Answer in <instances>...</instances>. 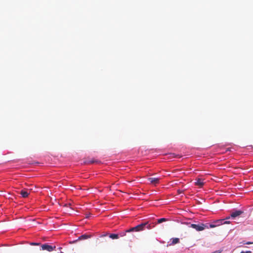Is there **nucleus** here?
Listing matches in <instances>:
<instances>
[{
    "mask_svg": "<svg viewBox=\"0 0 253 253\" xmlns=\"http://www.w3.org/2000/svg\"><path fill=\"white\" fill-rule=\"evenodd\" d=\"M156 224L154 223L150 222L149 221H146L141 224L137 225V226L132 227L129 229L126 230V232H130L132 231L140 232L145 230L151 229L155 226Z\"/></svg>",
    "mask_w": 253,
    "mask_h": 253,
    "instance_id": "f257e3e1",
    "label": "nucleus"
},
{
    "mask_svg": "<svg viewBox=\"0 0 253 253\" xmlns=\"http://www.w3.org/2000/svg\"><path fill=\"white\" fill-rule=\"evenodd\" d=\"M190 227L196 229L198 231H203L206 228H209V226L207 224H205L202 223L198 224H191Z\"/></svg>",
    "mask_w": 253,
    "mask_h": 253,
    "instance_id": "f03ea898",
    "label": "nucleus"
},
{
    "mask_svg": "<svg viewBox=\"0 0 253 253\" xmlns=\"http://www.w3.org/2000/svg\"><path fill=\"white\" fill-rule=\"evenodd\" d=\"M42 250H46L49 252L53 251L56 248L55 246H52L47 244H44L41 246Z\"/></svg>",
    "mask_w": 253,
    "mask_h": 253,
    "instance_id": "7ed1b4c3",
    "label": "nucleus"
},
{
    "mask_svg": "<svg viewBox=\"0 0 253 253\" xmlns=\"http://www.w3.org/2000/svg\"><path fill=\"white\" fill-rule=\"evenodd\" d=\"M161 179L159 177H149L148 178V180L150 182V184L156 185L160 182Z\"/></svg>",
    "mask_w": 253,
    "mask_h": 253,
    "instance_id": "20e7f679",
    "label": "nucleus"
},
{
    "mask_svg": "<svg viewBox=\"0 0 253 253\" xmlns=\"http://www.w3.org/2000/svg\"><path fill=\"white\" fill-rule=\"evenodd\" d=\"M243 212V211H236L234 212H232L231 213L230 215L232 217L235 218V217L241 215Z\"/></svg>",
    "mask_w": 253,
    "mask_h": 253,
    "instance_id": "39448f33",
    "label": "nucleus"
},
{
    "mask_svg": "<svg viewBox=\"0 0 253 253\" xmlns=\"http://www.w3.org/2000/svg\"><path fill=\"white\" fill-rule=\"evenodd\" d=\"M196 181L195 182V185L199 186L200 187H202L204 185V179L201 178H198L196 180Z\"/></svg>",
    "mask_w": 253,
    "mask_h": 253,
    "instance_id": "423d86ee",
    "label": "nucleus"
},
{
    "mask_svg": "<svg viewBox=\"0 0 253 253\" xmlns=\"http://www.w3.org/2000/svg\"><path fill=\"white\" fill-rule=\"evenodd\" d=\"M215 223H217V225L223 224H229L230 221H224V219L217 220L214 221Z\"/></svg>",
    "mask_w": 253,
    "mask_h": 253,
    "instance_id": "0eeeda50",
    "label": "nucleus"
},
{
    "mask_svg": "<svg viewBox=\"0 0 253 253\" xmlns=\"http://www.w3.org/2000/svg\"><path fill=\"white\" fill-rule=\"evenodd\" d=\"M171 243L169 244V246L174 245L179 243V239L178 238H173L171 239Z\"/></svg>",
    "mask_w": 253,
    "mask_h": 253,
    "instance_id": "6e6552de",
    "label": "nucleus"
},
{
    "mask_svg": "<svg viewBox=\"0 0 253 253\" xmlns=\"http://www.w3.org/2000/svg\"><path fill=\"white\" fill-rule=\"evenodd\" d=\"M20 193L23 198L27 197L29 194V193L27 191L23 190L21 191Z\"/></svg>",
    "mask_w": 253,
    "mask_h": 253,
    "instance_id": "1a4fd4ad",
    "label": "nucleus"
},
{
    "mask_svg": "<svg viewBox=\"0 0 253 253\" xmlns=\"http://www.w3.org/2000/svg\"><path fill=\"white\" fill-rule=\"evenodd\" d=\"M109 237L112 239H117L119 238V234H111L109 235Z\"/></svg>",
    "mask_w": 253,
    "mask_h": 253,
    "instance_id": "9d476101",
    "label": "nucleus"
},
{
    "mask_svg": "<svg viewBox=\"0 0 253 253\" xmlns=\"http://www.w3.org/2000/svg\"><path fill=\"white\" fill-rule=\"evenodd\" d=\"M90 237V236L86 235V234H84V235H83L81 236L79 238V240H84V239H86L87 238H89Z\"/></svg>",
    "mask_w": 253,
    "mask_h": 253,
    "instance_id": "9b49d317",
    "label": "nucleus"
},
{
    "mask_svg": "<svg viewBox=\"0 0 253 253\" xmlns=\"http://www.w3.org/2000/svg\"><path fill=\"white\" fill-rule=\"evenodd\" d=\"M98 161H97V160H92L90 161L84 162V163L87 164H93L94 163H98Z\"/></svg>",
    "mask_w": 253,
    "mask_h": 253,
    "instance_id": "f8f14e48",
    "label": "nucleus"
},
{
    "mask_svg": "<svg viewBox=\"0 0 253 253\" xmlns=\"http://www.w3.org/2000/svg\"><path fill=\"white\" fill-rule=\"evenodd\" d=\"M167 220V219L166 218H160V219H159L158 220V222L157 223H161L162 222H164V221H166Z\"/></svg>",
    "mask_w": 253,
    "mask_h": 253,
    "instance_id": "ddd939ff",
    "label": "nucleus"
},
{
    "mask_svg": "<svg viewBox=\"0 0 253 253\" xmlns=\"http://www.w3.org/2000/svg\"><path fill=\"white\" fill-rule=\"evenodd\" d=\"M217 225V223H216V224H210L209 226V228H214V227H215Z\"/></svg>",
    "mask_w": 253,
    "mask_h": 253,
    "instance_id": "4468645a",
    "label": "nucleus"
},
{
    "mask_svg": "<svg viewBox=\"0 0 253 253\" xmlns=\"http://www.w3.org/2000/svg\"><path fill=\"white\" fill-rule=\"evenodd\" d=\"M127 232H126V230L125 231V232H121L120 234V235L121 237H123V236H125L126 235V233H127Z\"/></svg>",
    "mask_w": 253,
    "mask_h": 253,
    "instance_id": "2eb2a0df",
    "label": "nucleus"
},
{
    "mask_svg": "<svg viewBox=\"0 0 253 253\" xmlns=\"http://www.w3.org/2000/svg\"><path fill=\"white\" fill-rule=\"evenodd\" d=\"M30 245H33V246H39L40 245V243L33 242V243H31Z\"/></svg>",
    "mask_w": 253,
    "mask_h": 253,
    "instance_id": "dca6fc26",
    "label": "nucleus"
},
{
    "mask_svg": "<svg viewBox=\"0 0 253 253\" xmlns=\"http://www.w3.org/2000/svg\"><path fill=\"white\" fill-rule=\"evenodd\" d=\"M240 253H252L251 251H242Z\"/></svg>",
    "mask_w": 253,
    "mask_h": 253,
    "instance_id": "f3484780",
    "label": "nucleus"
},
{
    "mask_svg": "<svg viewBox=\"0 0 253 253\" xmlns=\"http://www.w3.org/2000/svg\"><path fill=\"white\" fill-rule=\"evenodd\" d=\"M253 244V242H248L244 243V244H246V245H250V244Z\"/></svg>",
    "mask_w": 253,
    "mask_h": 253,
    "instance_id": "a211bd4d",
    "label": "nucleus"
},
{
    "mask_svg": "<svg viewBox=\"0 0 253 253\" xmlns=\"http://www.w3.org/2000/svg\"><path fill=\"white\" fill-rule=\"evenodd\" d=\"M170 155H171L173 157H176V155H175V154L171 153V154H170Z\"/></svg>",
    "mask_w": 253,
    "mask_h": 253,
    "instance_id": "6ab92c4d",
    "label": "nucleus"
},
{
    "mask_svg": "<svg viewBox=\"0 0 253 253\" xmlns=\"http://www.w3.org/2000/svg\"><path fill=\"white\" fill-rule=\"evenodd\" d=\"M221 253V251H215L214 252H213V253Z\"/></svg>",
    "mask_w": 253,
    "mask_h": 253,
    "instance_id": "aec40b11",
    "label": "nucleus"
},
{
    "mask_svg": "<svg viewBox=\"0 0 253 253\" xmlns=\"http://www.w3.org/2000/svg\"><path fill=\"white\" fill-rule=\"evenodd\" d=\"M86 218H88V215H87V216H86Z\"/></svg>",
    "mask_w": 253,
    "mask_h": 253,
    "instance_id": "412c9836",
    "label": "nucleus"
},
{
    "mask_svg": "<svg viewBox=\"0 0 253 253\" xmlns=\"http://www.w3.org/2000/svg\"><path fill=\"white\" fill-rule=\"evenodd\" d=\"M86 218H88V215H87V216H86Z\"/></svg>",
    "mask_w": 253,
    "mask_h": 253,
    "instance_id": "4be33fe9",
    "label": "nucleus"
}]
</instances>
